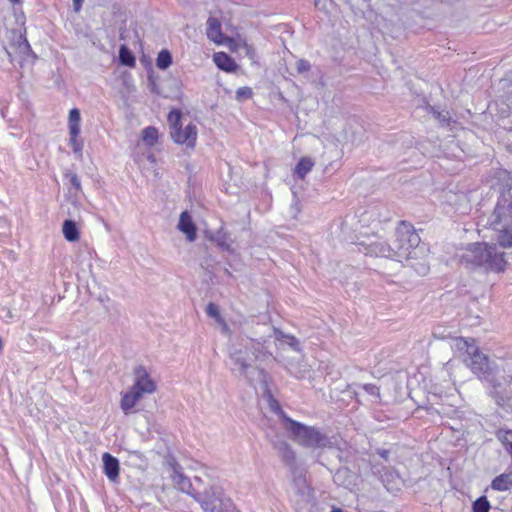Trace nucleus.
<instances>
[{
    "mask_svg": "<svg viewBox=\"0 0 512 512\" xmlns=\"http://www.w3.org/2000/svg\"><path fill=\"white\" fill-rule=\"evenodd\" d=\"M498 243L502 248L512 247V226L507 225L499 229Z\"/></svg>",
    "mask_w": 512,
    "mask_h": 512,
    "instance_id": "28",
    "label": "nucleus"
},
{
    "mask_svg": "<svg viewBox=\"0 0 512 512\" xmlns=\"http://www.w3.org/2000/svg\"><path fill=\"white\" fill-rule=\"evenodd\" d=\"M508 209L505 204L500 202L494 208V211L489 219V224L494 230H499L498 226L508 218Z\"/></svg>",
    "mask_w": 512,
    "mask_h": 512,
    "instance_id": "22",
    "label": "nucleus"
},
{
    "mask_svg": "<svg viewBox=\"0 0 512 512\" xmlns=\"http://www.w3.org/2000/svg\"><path fill=\"white\" fill-rule=\"evenodd\" d=\"M206 313L208 316L216 319L217 321L221 320V315L219 311V307L214 303H209L206 307Z\"/></svg>",
    "mask_w": 512,
    "mask_h": 512,
    "instance_id": "40",
    "label": "nucleus"
},
{
    "mask_svg": "<svg viewBox=\"0 0 512 512\" xmlns=\"http://www.w3.org/2000/svg\"><path fill=\"white\" fill-rule=\"evenodd\" d=\"M6 226H7V222H6V220H4V219H1V218H0V227H1V228H4V227H6Z\"/></svg>",
    "mask_w": 512,
    "mask_h": 512,
    "instance_id": "52",
    "label": "nucleus"
},
{
    "mask_svg": "<svg viewBox=\"0 0 512 512\" xmlns=\"http://www.w3.org/2000/svg\"><path fill=\"white\" fill-rule=\"evenodd\" d=\"M420 242V236L414 227L406 221H401L395 229L394 240L390 243L394 259H415Z\"/></svg>",
    "mask_w": 512,
    "mask_h": 512,
    "instance_id": "2",
    "label": "nucleus"
},
{
    "mask_svg": "<svg viewBox=\"0 0 512 512\" xmlns=\"http://www.w3.org/2000/svg\"><path fill=\"white\" fill-rule=\"evenodd\" d=\"M505 255L494 243L476 242L468 245L460 262L466 266L482 268L486 272L500 273L507 266Z\"/></svg>",
    "mask_w": 512,
    "mask_h": 512,
    "instance_id": "1",
    "label": "nucleus"
},
{
    "mask_svg": "<svg viewBox=\"0 0 512 512\" xmlns=\"http://www.w3.org/2000/svg\"><path fill=\"white\" fill-rule=\"evenodd\" d=\"M9 1H10L11 3L16 4V3H19L21 0H9Z\"/></svg>",
    "mask_w": 512,
    "mask_h": 512,
    "instance_id": "55",
    "label": "nucleus"
},
{
    "mask_svg": "<svg viewBox=\"0 0 512 512\" xmlns=\"http://www.w3.org/2000/svg\"><path fill=\"white\" fill-rule=\"evenodd\" d=\"M143 397L138 391L130 388L127 392L122 395L120 407L125 415L132 412L136 403Z\"/></svg>",
    "mask_w": 512,
    "mask_h": 512,
    "instance_id": "15",
    "label": "nucleus"
},
{
    "mask_svg": "<svg viewBox=\"0 0 512 512\" xmlns=\"http://www.w3.org/2000/svg\"><path fill=\"white\" fill-rule=\"evenodd\" d=\"M484 380L490 383V395L495 399L496 404L498 406L503 407L507 400H509L510 398L506 391V387L512 383V375H507L503 377V382H500L494 377L493 369L491 376H489L488 379Z\"/></svg>",
    "mask_w": 512,
    "mask_h": 512,
    "instance_id": "9",
    "label": "nucleus"
},
{
    "mask_svg": "<svg viewBox=\"0 0 512 512\" xmlns=\"http://www.w3.org/2000/svg\"><path fill=\"white\" fill-rule=\"evenodd\" d=\"M214 63L216 66L225 72H234L237 69L235 60L225 52L215 53L213 56Z\"/></svg>",
    "mask_w": 512,
    "mask_h": 512,
    "instance_id": "17",
    "label": "nucleus"
},
{
    "mask_svg": "<svg viewBox=\"0 0 512 512\" xmlns=\"http://www.w3.org/2000/svg\"><path fill=\"white\" fill-rule=\"evenodd\" d=\"M269 398H270L269 399L270 409L280 417V419L282 421V427L284 429H286L287 428V420L291 419V418L283 411L279 402L276 399H274L271 395H269Z\"/></svg>",
    "mask_w": 512,
    "mask_h": 512,
    "instance_id": "31",
    "label": "nucleus"
},
{
    "mask_svg": "<svg viewBox=\"0 0 512 512\" xmlns=\"http://www.w3.org/2000/svg\"><path fill=\"white\" fill-rule=\"evenodd\" d=\"M464 361L467 366L470 367L471 371L480 379H488L494 369L489 358L485 354L481 353L478 347L475 352L470 354V356L465 357Z\"/></svg>",
    "mask_w": 512,
    "mask_h": 512,
    "instance_id": "6",
    "label": "nucleus"
},
{
    "mask_svg": "<svg viewBox=\"0 0 512 512\" xmlns=\"http://www.w3.org/2000/svg\"><path fill=\"white\" fill-rule=\"evenodd\" d=\"M119 62L121 65L127 67H134L136 64V59L131 50L125 46L121 45L119 49Z\"/></svg>",
    "mask_w": 512,
    "mask_h": 512,
    "instance_id": "26",
    "label": "nucleus"
},
{
    "mask_svg": "<svg viewBox=\"0 0 512 512\" xmlns=\"http://www.w3.org/2000/svg\"><path fill=\"white\" fill-rule=\"evenodd\" d=\"M64 178L67 179L69 181V183L71 184V187L76 191V192H79L81 191V181H80V178L79 176L70 171V170H66L63 174Z\"/></svg>",
    "mask_w": 512,
    "mask_h": 512,
    "instance_id": "36",
    "label": "nucleus"
},
{
    "mask_svg": "<svg viewBox=\"0 0 512 512\" xmlns=\"http://www.w3.org/2000/svg\"><path fill=\"white\" fill-rule=\"evenodd\" d=\"M103 472L107 478L115 482L119 478L120 463L119 460L108 452L102 455Z\"/></svg>",
    "mask_w": 512,
    "mask_h": 512,
    "instance_id": "14",
    "label": "nucleus"
},
{
    "mask_svg": "<svg viewBox=\"0 0 512 512\" xmlns=\"http://www.w3.org/2000/svg\"><path fill=\"white\" fill-rule=\"evenodd\" d=\"M181 118H182V112L180 110L174 109L169 112L168 122L170 125V131H172V129H175V128H181V126H182Z\"/></svg>",
    "mask_w": 512,
    "mask_h": 512,
    "instance_id": "35",
    "label": "nucleus"
},
{
    "mask_svg": "<svg viewBox=\"0 0 512 512\" xmlns=\"http://www.w3.org/2000/svg\"><path fill=\"white\" fill-rule=\"evenodd\" d=\"M244 347H247L249 355L252 357V362L257 360L263 351V345L254 340H250Z\"/></svg>",
    "mask_w": 512,
    "mask_h": 512,
    "instance_id": "34",
    "label": "nucleus"
},
{
    "mask_svg": "<svg viewBox=\"0 0 512 512\" xmlns=\"http://www.w3.org/2000/svg\"><path fill=\"white\" fill-rule=\"evenodd\" d=\"M273 447L289 470L299 467L296 461V453L286 441L280 439L275 440L273 441Z\"/></svg>",
    "mask_w": 512,
    "mask_h": 512,
    "instance_id": "12",
    "label": "nucleus"
},
{
    "mask_svg": "<svg viewBox=\"0 0 512 512\" xmlns=\"http://www.w3.org/2000/svg\"><path fill=\"white\" fill-rule=\"evenodd\" d=\"M291 339H292V342L290 343V345H291L295 350H298V345H299L298 340H297L295 337H291Z\"/></svg>",
    "mask_w": 512,
    "mask_h": 512,
    "instance_id": "49",
    "label": "nucleus"
},
{
    "mask_svg": "<svg viewBox=\"0 0 512 512\" xmlns=\"http://www.w3.org/2000/svg\"><path fill=\"white\" fill-rule=\"evenodd\" d=\"M84 0H73V5L76 11H79Z\"/></svg>",
    "mask_w": 512,
    "mask_h": 512,
    "instance_id": "48",
    "label": "nucleus"
},
{
    "mask_svg": "<svg viewBox=\"0 0 512 512\" xmlns=\"http://www.w3.org/2000/svg\"><path fill=\"white\" fill-rule=\"evenodd\" d=\"M390 477H393V473L390 471H386L384 475H382V474L380 475L381 481L383 482V484L386 486V488L388 490H390L391 488L388 486L389 484L386 482V478L388 479Z\"/></svg>",
    "mask_w": 512,
    "mask_h": 512,
    "instance_id": "47",
    "label": "nucleus"
},
{
    "mask_svg": "<svg viewBox=\"0 0 512 512\" xmlns=\"http://www.w3.org/2000/svg\"><path fill=\"white\" fill-rule=\"evenodd\" d=\"M170 135L175 143L186 144L187 147L193 148L197 140L196 125L189 123L184 129L175 128L170 131Z\"/></svg>",
    "mask_w": 512,
    "mask_h": 512,
    "instance_id": "11",
    "label": "nucleus"
},
{
    "mask_svg": "<svg viewBox=\"0 0 512 512\" xmlns=\"http://www.w3.org/2000/svg\"><path fill=\"white\" fill-rule=\"evenodd\" d=\"M207 37L215 43L222 41V29L220 21L215 17H209L207 20Z\"/></svg>",
    "mask_w": 512,
    "mask_h": 512,
    "instance_id": "18",
    "label": "nucleus"
},
{
    "mask_svg": "<svg viewBox=\"0 0 512 512\" xmlns=\"http://www.w3.org/2000/svg\"><path fill=\"white\" fill-rule=\"evenodd\" d=\"M343 473H345V474L348 473V470L347 469L338 470L337 473L335 474V478L338 479L341 476V474H343Z\"/></svg>",
    "mask_w": 512,
    "mask_h": 512,
    "instance_id": "50",
    "label": "nucleus"
},
{
    "mask_svg": "<svg viewBox=\"0 0 512 512\" xmlns=\"http://www.w3.org/2000/svg\"><path fill=\"white\" fill-rule=\"evenodd\" d=\"M3 350V342H2V339L0 338V353L2 352Z\"/></svg>",
    "mask_w": 512,
    "mask_h": 512,
    "instance_id": "54",
    "label": "nucleus"
},
{
    "mask_svg": "<svg viewBox=\"0 0 512 512\" xmlns=\"http://www.w3.org/2000/svg\"><path fill=\"white\" fill-rule=\"evenodd\" d=\"M358 250L372 257L394 259L391 244L381 237L374 236L358 243Z\"/></svg>",
    "mask_w": 512,
    "mask_h": 512,
    "instance_id": "5",
    "label": "nucleus"
},
{
    "mask_svg": "<svg viewBox=\"0 0 512 512\" xmlns=\"http://www.w3.org/2000/svg\"><path fill=\"white\" fill-rule=\"evenodd\" d=\"M143 397L138 391L130 388L127 392L122 395L120 407L125 415L132 412L136 403Z\"/></svg>",
    "mask_w": 512,
    "mask_h": 512,
    "instance_id": "16",
    "label": "nucleus"
},
{
    "mask_svg": "<svg viewBox=\"0 0 512 512\" xmlns=\"http://www.w3.org/2000/svg\"><path fill=\"white\" fill-rule=\"evenodd\" d=\"M314 161L310 157H302L295 166L294 173L299 179H304L305 176L312 170Z\"/></svg>",
    "mask_w": 512,
    "mask_h": 512,
    "instance_id": "24",
    "label": "nucleus"
},
{
    "mask_svg": "<svg viewBox=\"0 0 512 512\" xmlns=\"http://www.w3.org/2000/svg\"><path fill=\"white\" fill-rule=\"evenodd\" d=\"M509 194H510V196H511V198H512V192H510Z\"/></svg>",
    "mask_w": 512,
    "mask_h": 512,
    "instance_id": "56",
    "label": "nucleus"
},
{
    "mask_svg": "<svg viewBox=\"0 0 512 512\" xmlns=\"http://www.w3.org/2000/svg\"><path fill=\"white\" fill-rule=\"evenodd\" d=\"M141 138L147 146L152 147L158 140V130L154 126H148L142 130Z\"/></svg>",
    "mask_w": 512,
    "mask_h": 512,
    "instance_id": "29",
    "label": "nucleus"
},
{
    "mask_svg": "<svg viewBox=\"0 0 512 512\" xmlns=\"http://www.w3.org/2000/svg\"><path fill=\"white\" fill-rule=\"evenodd\" d=\"M19 49L23 54H25L27 56H31V57H33V59L37 58L36 54L33 52L32 48L26 38H24L23 42H21L19 44Z\"/></svg>",
    "mask_w": 512,
    "mask_h": 512,
    "instance_id": "41",
    "label": "nucleus"
},
{
    "mask_svg": "<svg viewBox=\"0 0 512 512\" xmlns=\"http://www.w3.org/2000/svg\"><path fill=\"white\" fill-rule=\"evenodd\" d=\"M363 388V390H365L369 395L371 396H376V397H380V389L378 386H376L375 384H371V383H368V384H363L361 386Z\"/></svg>",
    "mask_w": 512,
    "mask_h": 512,
    "instance_id": "43",
    "label": "nucleus"
},
{
    "mask_svg": "<svg viewBox=\"0 0 512 512\" xmlns=\"http://www.w3.org/2000/svg\"><path fill=\"white\" fill-rule=\"evenodd\" d=\"M331 512H343V510H342V509H340V508H335V507H334V508L331 510Z\"/></svg>",
    "mask_w": 512,
    "mask_h": 512,
    "instance_id": "53",
    "label": "nucleus"
},
{
    "mask_svg": "<svg viewBox=\"0 0 512 512\" xmlns=\"http://www.w3.org/2000/svg\"><path fill=\"white\" fill-rule=\"evenodd\" d=\"M285 430L293 441L306 448L322 449L331 445L329 437L320 429L307 426L293 419L287 420V428Z\"/></svg>",
    "mask_w": 512,
    "mask_h": 512,
    "instance_id": "3",
    "label": "nucleus"
},
{
    "mask_svg": "<svg viewBox=\"0 0 512 512\" xmlns=\"http://www.w3.org/2000/svg\"><path fill=\"white\" fill-rule=\"evenodd\" d=\"M68 128H69V143L75 154L82 155L83 140L79 139L81 131V116L80 111L77 108H73L69 111L68 117Z\"/></svg>",
    "mask_w": 512,
    "mask_h": 512,
    "instance_id": "7",
    "label": "nucleus"
},
{
    "mask_svg": "<svg viewBox=\"0 0 512 512\" xmlns=\"http://www.w3.org/2000/svg\"><path fill=\"white\" fill-rule=\"evenodd\" d=\"M174 481L181 491L187 492V493L189 492V489L191 487V482L182 473L176 472L175 476H174Z\"/></svg>",
    "mask_w": 512,
    "mask_h": 512,
    "instance_id": "37",
    "label": "nucleus"
},
{
    "mask_svg": "<svg viewBox=\"0 0 512 512\" xmlns=\"http://www.w3.org/2000/svg\"><path fill=\"white\" fill-rule=\"evenodd\" d=\"M62 233L68 242H76L80 238V231L74 220L66 219L62 224Z\"/></svg>",
    "mask_w": 512,
    "mask_h": 512,
    "instance_id": "19",
    "label": "nucleus"
},
{
    "mask_svg": "<svg viewBox=\"0 0 512 512\" xmlns=\"http://www.w3.org/2000/svg\"><path fill=\"white\" fill-rule=\"evenodd\" d=\"M178 229L186 235L188 241L193 242L197 238V227L188 211L180 214Z\"/></svg>",
    "mask_w": 512,
    "mask_h": 512,
    "instance_id": "13",
    "label": "nucleus"
},
{
    "mask_svg": "<svg viewBox=\"0 0 512 512\" xmlns=\"http://www.w3.org/2000/svg\"><path fill=\"white\" fill-rule=\"evenodd\" d=\"M496 438L505 446L508 454L512 456V430L500 428L496 431Z\"/></svg>",
    "mask_w": 512,
    "mask_h": 512,
    "instance_id": "27",
    "label": "nucleus"
},
{
    "mask_svg": "<svg viewBox=\"0 0 512 512\" xmlns=\"http://www.w3.org/2000/svg\"><path fill=\"white\" fill-rule=\"evenodd\" d=\"M195 499L205 512H234L235 506L220 487H210Z\"/></svg>",
    "mask_w": 512,
    "mask_h": 512,
    "instance_id": "4",
    "label": "nucleus"
},
{
    "mask_svg": "<svg viewBox=\"0 0 512 512\" xmlns=\"http://www.w3.org/2000/svg\"><path fill=\"white\" fill-rule=\"evenodd\" d=\"M429 111L442 125L449 126L451 123H455L448 111H438L433 106H429Z\"/></svg>",
    "mask_w": 512,
    "mask_h": 512,
    "instance_id": "32",
    "label": "nucleus"
},
{
    "mask_svg": "<svg viewBox=\"0 0 512 512\" xmlns=\"http://www.w3.org/2000/svg\"><path fill=\"white\" fill-rule=\"evenodd\" d=\"M504 175V179H499L501 181V186L505 189L510 186L511 179L509 178V173L507 171L501 172Z\"/></svg>",
    "mask_w": 512,
    "mask_h": 512,
    "instance_id": "45",
    "label": "nucleus"
},
{
    "mask_svg": "<svg viewBox=\"0 0 512 512\" xmlns=\"http://www.w3.org/2000/svg\"><path fill=\"white\" fill-rule=\"evenodd\" d=\"M131 388L144 396L145 394L155 392L156 383L151 379L143 366H137L134 369V383Z\"/></svg>",
    "mask_w": 512,
    "mask_h": 512,
    "instance_id": "10",
    "label": "nucleus"
},
{
    "mask_svg": "<svg viewBox=\"0 0 512 512\" xmlns=\"http://www.w3.org/2000/svg\"><path fill=\"white\" fill-rule=\"evenodd\" d=\"M490 502L486 496L478 497L472 504V512H489Z\"/></svg>",
    "mask_w": 512,
    "mask_h": 512,
    "instance_id": "33",
    "label": "nucleus"
},
{
    "mask_svg": "<svg viewBox=\"0 0 512 512\" xmlns=\"http://www.w3.org/2000/svg\"><path fill=\"white\" fill-rule=\"evenodd\" d=\"M508 209L505 204L500 202L494 208V211L489 219V224L494 230H499L498 226L508 218Z\"/></svg>",
    "mask_w": 512,
    "mask_h": 512,
    "instance_id": "21",
    "label": "nucleus"
},
{
    "mask_svg": "<svg viewBox=\"0 0 512 512\" xmlns=\"http://www.w3.org/2000/svg\"><path fill=\"white\" fill-rule=\"evenodd\" d=\"M172 64V54L169 50L163 49L161 50L156 58V66L160 70H166L170 67Z\"/></svg>",
    "mask_w": 512,
    "mask_h": 512,
    "instance_id": "30",
    "label": "nucleus"
},
{
    "mask_svg": "<svg viewBox=\"0 0 512 512\" xmlns=\"http://www.w3.org/2000/svg\"><path fill=\"white\" fill-rule=\"evenodd\" d=\"M229 359L233 365L231 370L238 371L240 375L249 379L248 370L252 367L253 362L247 347L232 348L229 353Z\"/></svg>",
    "mask_w": 512,
    "mask_h": 512,
    "instance_id": "8",
    "label": "nucleus"
},
{
    "mask_svg": "<svg viewBox=\"0 0 512 512\" xmlns=\"http://www.w3.org/2000/svg\"><path fill=\"white\" fill-rule=\"evenodd\" d=\"M454 347L459 352H464L468 357L472 352L476 351L477 346L473 339H465L463 337H457L454 339Z\"/></svg>",
    "mask_w": 512,
    "mask_h": 512,
    "instance_id": "25",
    "label": "nucleus"
},
{
    "mask_svg": "<svg viewBox=\"0 0 512 512\" xmlns=\"http://www.w3.org/2000/svg\"><path fill=\"white\" fill-rule=\"evenodd\" d=\"M412 268L419 274V275H426L429 272V265L425 262H417L415 264H412Z\"/></svg>",
    "mask_w": 512,
    "mask_h": 512,
    "instance_id": "42",
    "label": "nucleus"
},
{
    "mask_svg": "<svg viewBox=\"0 0 512 512\" xmlns=\"http://www.w3.org/2000/svg\"><path fill=\"white\" fill-rule=\"evenodd\" d=\"M372 472L374 475L380 474V470L376 465L372 466Z\"/></svg>",
    "mask_w": 512,
    "mask_h": 512,
    "instance_id": "51",
    "label": "nucleus"
},
{
    "mask_svg": "<svg viewBox=\"0 0 512 512\" xmlns=\"http://www.w3.org/2000/svg\"><path fill=\"white\" fill-rule=\"evenodd\" d=\"M253 91L250 87H240L236 90V99L238 101L250 99Z\"/></svg>",
    "mask_w": 512,
    "mask_h": 512,
    "instance_id": "39",
    "label": "nucleus"
},
{
    "mask_svg": "<svg viewBox=\"0 0 512 512\" xmlns=\"http://www.w3.org/2000/svg\"><path fill=\"white\" fill-rule=\"evenodd\" d=\"M491 488L496 491H507L512 488V472L503 473L491 482Z\"/></svg>",
    "mask_w": 512,
    "mask_h": 512,
    "instance_id": "23",
    "label": "nucleus"
},
{
    "mask_svg": "<svg viewBox=\"0 0 512 512\" xmlns=\"http://www.w3.org/2000/svg\"><path fill=\"white\" fill-rule=\"evenodd\" d=\"M376 453L381 457L383 458L385 461H388L389 459V455H390V451L387 450V449H377L376 450Z\"/></svg>",
    "mask_w": 512,
    "mask_h": 512,
    "instance_id": "46",
    "label": "nucleus"
},
{
    "mask_svg": "<svg viewBox=\"0 0 512 512\" xmlns=\"http://www.w3.org/2000/svg\"><path fill=\"white\" fill-rule=\"evenodd\" d=\"M296 69L298 73L308 72L311 69V64L306 59H300L297 62Z\"/></svg>",
    "mask_w": 512,
    "mask_h": 512,
    "instance_id": "44",
    "label": "nucleus"
},
{
    "mask_svg": "<svg viewBox=\"0 0 512 512\" xmlns=\"http://www.w3.org/2000/svg\"><path fill=\"white\" fill-rule=\"evenodd\" d=\"M214 239H216L217 241V245L222 249V250H225V251H231V245L230 243H228L227 239H229V237L227 236L226 233L222 232V231H219L216 233Z\"/></svg>",
    "mask_w": 512,
    "mask_h": 512,
    "instance_id": "38",
    "label": "nucleus"
},
{
    "mask_svg": "<svg viewBox=\"0 0 512 512\" xmlns=\"http://www.w3.org/2000/svg\"><path fill=\"white\" fill-rule=\"evenodd\" d=\"M290 473L292 475V482L297 489V492L304 495L308 489L304 470L299 466L296 467V469H291Z\"/></svg>",
    "mask_w": 512,
    "mask_h": 512,
    "instance_id": "20",
    "label": "nucleus"
}]
</instances>
